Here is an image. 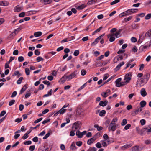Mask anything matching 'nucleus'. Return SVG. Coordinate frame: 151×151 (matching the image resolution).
Here are the masks:
<instances>
[{
  "label": "nucleus",
  "instance_id": "nucleus-1",
  "mask_svg": "<svg viewBox=\"0 0 151 151\" xmlns=\"http://www.w3.org/2000/svg\"><path fill=\"white\" fill-rule=\"evenodd\" d=\"M138 9H129L126 11L122 13L119 15L120 17H122L124 16H127L129 15H131L133 13H136V11H137Z\"/></svg>",
  "mask_w": 151,
  "mask_h": 151
},
{
  "label": "nucleus",
  "instance_id": "nucleus-46",
  "mask_svg": "<svg viewBox=\"0 0 151 151\" xmlns=\"http://www.w3.org/2000/svg\"><path fill=\"white\" fill-rule=\"evenodd\" d=\"M86 83H84L83 85L82 86H81L79 88L78 90V91H79L83 89L84 88L85 86H86Z\"/></svg>",
  "mask_w": 151,
  "mask_h": 151
},
{
  "label": "nucleus",
  "instance_id": "nucleus-27",
  "mask_svg": "<svg viewBox=\"0 0 151 151\" xmlns=\"http://www.w3.org/2000/svg\"><path fill=\"white\" fill-rule=\"evenodd\" d=\"M65 77L64 76H63L60 79L59 81L61 83H63L66 81Z\"/></svg>",
  "mask_w": 151,
  "mask_h": 151
},
{
  "label": "nucleus",
  "instance_id": "nucleus-31",
  "mask_svg": "<svg viewBox=\"0 0 151 151\" xmlns=\"http://www.w3.org/2000/svg\"><path fill=\"white\" fill-rule=\"evenodd\" d=\"M151 18V13L148 14L145 16V18L146 20H148Z\"/></svg>",
  "mask_w": 151,
  "mask_h": 151
},
{
  "label": "nucleus",
  "instance_id": "nucleus-20",
  "mask_svg": "<svg viewBox=\"0 0 151 151\" xmlns=\"http://www.w3.org/2000/svg\"><path fill=\"white\" fill-rule=\"evenodd\" d=\"M120 31H119L114 34H112V35L115 36L116 38H119L121 36V35L120 34Z\"/></svg>",
  "mask_w": 151,
  "mask_h": 151
},
{
  "label": "nucleus",
  "instance_id": "nucleus-11",
  "mask_svg": "<svg viewBox=\"0 0 151 151\" xmlns=\"http://www.w3.org/2000/svg\"><path fill=\"white\" fill-rule=\"evenodd\" d=\"M122 80L121 78H119L116 80L115 81L116 83V86L118 87H121L120 83Z\"/></svg>",
  "mask_w": 151,
  "mask_h": 151
},
{
  "label": "nucleus",
  "instance_id": "nucleus-57",
  "mask_svg": "<svg viewBox=\"0 0 151 151\" xmlns=\"http://www.w3.org/2000/svg\"><path fill=\"white\" fill-rule=\"evenodd\" d=\"M96 147L98 148H100L101 147V144L99 142H97L96 144Z\"/></svg>",
  "mask_w": 151,
  "mask_h": 151
},
{
  "label": "nucleus",
  "instance_id": "nucleus-10",
  "mask_svg": "<svg viewBox=\"0 0 151 151\" xmlns=\"http://www.w3.org/2000/svg\"><path fill=\"white\" fill-rule=\"evenodd\" d=\"M140 93L141 96L143 97H145L147 95V93L144 88H142L141 89L140 91Z\"/></svg>",
  "mask_w": 151,
  "mask_h": 151
},
{
  "label": "nucleus",
  "instance_id": "nucleus-62",
  "mask_svg": "<svg viewBox=\"0 0 151 151\" xmlns=\"http://www.w3.org/2000/svg\"><path fill=\"white\" fill-rule=\"evenodd\" d=\"M51 147H50L46 148L45 147H44V149L45 151H50L51 150Z\"/></svg>",
  "mask_w": 151,
  "mask_h": 151
},
{
  "label": "nucleus",
  "instance_id": "nucleus-33",
  "mask_svg": "<svg viewBox=\"0 0 151 151\" xmlns=\"http://www.w3.org/2000/svg\"><path fill=\"white\" fill-rule=\"evenodd\" d=\"M51 0H42V1L45 4H48L50 3L51 2Z\"/></svg>",
  "mask_w": 151,
  "mask_h": 151
},
{
  "label": "nucleus",
  "instance_id": "nucleus-34",
  "mask_svg": "<svg viewBox=\"0 0 151 151\" xmlns=\"http://www.w3.org/2000/svg\"><path fill=\"white\" fill-rule=\"evenodd\" d=\"M23 78L22 77H20L18 80L17 81V83L19 84L21 83L22 82V80L23 79Z\"/></svg>",
  "mask_w": 151,
  "mask_h": 151
},
{
  "label": "nucleus",
  "instance_id": "nucleus-23",
  "mask_svg": "<svg viewBox=\"0 0 151 151\" xmlns=\"http://www.w3.org/2000/svg\"><path fill=\"white\" fill-rule=\"evenodd\" d=\"M27 89V85H25L22 88L21 90L20 93V94H21L23 92L25 91L26 89Z\"/></svg>",
  "mask_w": 151,
  "mask_h": 151
},
{
  "label": "nucleus",
  "instance_id": "nucleus-19",
  "mask_svg": "<svg viewBox=\"0 0 151 151\" xmlns=\"http://www.w3.org/2000/svg\"><path fill=\"white\" fill-rule=\"evenodd\" d=\"M76 135L78 138H81L83 136L81 132L79 130L77 131L76 132Z\"/></svg>",
  "mask_w": 151,
  "mask_h": 151
},
{
  "label": "nucleus",
  "instance_id": "nucleus-44",
  "mask_svg": "<svg viewBox=\"0 0 151 151\" xmlns=\"http://www.w3.org/2000/svg\"><path fill=\"white\" fill-rule=\"evenodd\" d=\"M144 115L145 116L148 117L150 116V112L148 111H145L144 112Z\"/></svg>",
  "mask_w": 151,
  "mask_h": 151
},
{
  "label": "nucleus",
  "instance_id": "nucleus-16",
  "mask_svg": "<svg viewBox=\"0 0 151 151\" xmlns=\"http://www.w3.org/2000/svg\"><path fill=\"white\" fill-rule=\"evenodd\" d=\"M142 111V110L141 108V107H139L138 108H137V110H136L134 113H132V114L133 116H134L138 114L139 112H141Z\"/></svg>",
  "mask_w": 151,
  "mask_h": 151
},
{
  "label": "nucleus",
  "instance_id": "nucleus-28",
  "mask_svg": "<svg viewBox=\"0 0 151 151\" xmlns=\"http://www.w3.org/2000/svg\"><path fill=\"white\" fill-rule=\"evenodd\" d=\"M70 148L73 150H76V148L75 144H71L70 147Z\"/></svg>",
  "mask_w": 151,
  "mask_h": 151
},
{
  "label": "nucleus",
  "instance_id": "nucleus-38",
  "mask_svg": "<svg viewBox=\"0 0 151 151\" xmlns=\"http://www.w3.org/2000/svg\"><path fill=\"white\" fill-rule=\"evenodd\" d=\"M25 72L27 75H29L30 74V70L29 68H25Z\"/></svg>",
  "mask_w": 151,
  "mask_h": 151
},
{
  "label": "nucleus",
  "instance_id": "nucleus-9",
  "mask_svg": "<svg viewBox=\"0 0 151 151\" xmlns=\"http://www.w3.org/2000/svg\"><path fill=\"white\" fill-rule=\"evenodd\" d=\"M124 64V61H122L115 68L114 70L116 71L118 70L120 67L123 65Z\"/></svg>",
  "mask_w": 151,
  "mask_h": 151
},
{
  "label": "nucleus",
  "instance_id": "nucleus-32",
  "mask_svg": "<svg viewBox=\"0 0 151 151\" xmlns=\"http://www.w3.org/2000/svg\"><path fill=\"white\" fill-rule=\"evenodd\" d=\"M85 7V5L83 4H82L81 5L78 6L77 8V9L78 10H81L83 9Z\"/></svg>",
  "mask_w": 151,
  "mask_h": 151
},
{
  "label": "nucleus",
  "instance_id": "nucleus-4",
  "mask_svg": "<svg viewBox=\"0 0 151 151\" xmlns=\"http://www.w3.org/2000/svg\"><path fill=\"white\" fill-rule=\"evenodd\" d=\"M77 72V71H75L73 73H72L70 75L66 76H65V78L66 80L67 81H69L74 78L76 76V73Z\"/></svg>",
  "mask_w": 151,
  "mask_h": 151
},
{
  "label": "nucleus",
  "instance_id": "nucleus-26",
  "mask_svg": "<svg viewBox=\"0 0 151 151\" xmlns=\"http://www.w3.org/2000/svg\"><path fill=\"white\" fill-rule=\"evenodd\" d=\"M66 109H63L62 108L59 111V112H60V114H62L65 113L66 111Z\"/></svg>",
  "mask_w": 151,
  "mask_h": 151
},
{
  "label": "nucleus",
  "instance_id": "nucleus-49",
  "mask_svg": "<svg viewBox=\"0 0 151 151\" xmlns=\"http://www.w3.org/2000/svg\"><path fill=\"white\" fill-rule=\"evenodd\" d=\"M86 73L87 72L86 70L84 69H83L81 70V75L84 76L86 74Z\"/></svg>",
  "mask_w": 151,
  "mask_h": 151
},
{
  "label": "nucleus",
  "instance_id": "nucleus-7",
  "mask_svg": "<svg viewBox=\"0 0 151 151\" xmlns=\"http://www.w3.org/2000/svg\"><path fill=\"white\" fill-rule=\"evenodd\" d=\"M116 129V127L115 124H113L112 123H110L108 127L109 131H115Z\"/></svg>",
  "mask_w": 151,
  "mask_h": 151
},
{
  "label": "nucleus",
  "instance_id": "nucleus-41",
  "mask_svg": "<svg viewBox=\"0 0 151 151\" xmlns=\"http://www.w3.org/2000/svg\"><path fill=\"white\" fill-rule=\"evenodd\" d=\"M14 75L15 76H17L18 77H19L21 76V74L19 73V72L18 71H16L14 73Z\"/></svg>",
  "mask_w": 151,
  "mask_h": 151
},
{
  "label": "nucleus",
  "instance_id": "nucleus-2",
  "mask_svg": "<svg viewBox=\"0 0 151 151\" xmlns=\"http://www.w3.org/2000/svg\"><path fill=\"white\" fill-rule=\"evenodd\" d=\"M150 76V75L148 73L144 75L142 78L141 79L140 84L143 85L146 84Z\"/></svg>",
  "mask_w": 151,
  "mask_h": 151
},
{
  "label": "nucleus",
  "instance_id": "nucleus-25",
  "mask_svg": "<svg viewBox=\"0 0 151 151\" xmlns=\"http://www.w3.org/2000/svg\"><path fill=\"white\" fill-rule=\"evenodd\" d=\"M94 127L97 128L98 131H100L103 129L102 127L99 126L97 124H95L94 126Z\"/></svg>",
  "mask_w": 151,
  "mask_h": 151
},
{
  "label": "nucleus",
  "instance_id": "nucleus-12",
  "mask_svg": "<svg viewBox=\"0 0 151 151\" xmlns=\"http://www.w3.org/2000/svg\"><path fill=\"white\" fill-rule=\"evenodd\" d=\"M108 103V101L106 100L105 101H101L99 104V105L103 107L106 106Z\"/></svg>",
  "mask_w": 151,
  "mask_h": 151
},
{
  "label": "nucleus",
  "instance_id": "nucleus-61",
  "mask_svg": "<svg viewBox=\"0 0 151 151\" xmlns=\"http://www.w3.org/2000/svg\"><path fill=\"white\" fill-rule=\"evenodd\" d=\"M50 135V132H48L47 133L45 136L43 137V139H45L47 138Z\"/></svg>",
  "mask_w": 151,
  "mask_h": 151
},
{
  "label": "nucleus",
  "instance_id": "nucleus-36",
  "mask_svg": "<svg viewBox=\"0 0 151 151\" xmlns=\"http://www.w3.org/2000/svg\"><path fill=\"white\" fill-rule=\"evenodd\" d=\"M105 111L104 110H102L100 112L99 115L101 116H104V114H105Z\"/></svg>",
  "mask_w": 151,
  "mask_h": 151
},
{
  "label": "nucleus",
  "instance_id": "nucleus-35",
  "mask_svg": "<svg viewBox=\"0 0 151 151\" xmlns=\"http://www.w3.org/2000/svg\"><path fill=\"white\" fill-rule=\"evenodd\" d=\"M127 123V119H124L123 120L121 124L122 126H124Z\"/></svg>",
  "mask_w": 151,
  "mask_h": 151
},
{
  "label": "nucleus",
  "instance_id": "nucleus-22",
  "mask_svg": "<svg viewBox=\"0 0 151 151\" xmlns=\"http://www.w3.org/2000/svg\"><path fill=\"white\" fill-rule=\"evenodd\" d=\"M42 35V33L40 31L35 32L34 33V36L36 37L40 36Z\"/></svg>",
  "mask_w": 151,
  "mask_h": 151
},
{
  "label": "nucleus",
  "instance_id": "nucleus-39",
  "mask_svg": "<svg viewBox=\"0 0 151 151\" xmlns=\"http://www.w3.org/2000/svg\"><path fill=\"white\" fill-rule=\"evenodd\" d=\"M132 16H130L128 18H126L124 19V21L125 22L129 21L132 19Z\"/></svg>",
  "mask_w": 151,
  "mask_h": 151
},
{
  "label": "nucleus",
  "instance_id": "nucleus-50",
  "mask_svg": "<svg viewBox=\"0 0 151 151\" xmlns=\"http://www.w3.org/2000/svg\"><path fill=\"white\" fill-rule=\"evenodd\" d=\"M24 60V58L23 56H19L18 58V60L19 62H21Z\"/></svg>",
  "mask_w": 151,
  "mask_h": 151
},
{
  "label": "nucleus",
  "instance_id": "nucleus-13",
  "mask_svg": "<svg viewBox=\"0 0 151 151\" xmlns=\"http://www.w3.org/2000/svg\"><path fill=\"white\" fill-rule=\"evenodd\" d=\"M19 28H18L14 30V31L10 35V37H14L18 33L19 31Z\"/></svg>",
  "mask_w": 151,
  "mask_h": 151
},
{
  "label": "nucleus",
  "instance_id": "nucleus-56",
  "mask_svg": "<svg viewBox=\"0 0 151 151\" xmlns=\"http://www.w3.org/2000/svg\"><path fill=\"white\" fill-rule=\"evenodd\" d=\"M109 75L108 74H105L103 76V80H106L109 77Z\"/></svg>",
  "mask_w": 151,
  "mask_h": 151
},
{
  "label": "nucleus",
  "instance_id": "nucleus-58",
  "mask_svg": "<svg viewBox=\"0 0 151 151\" xmlns=\"http://www.w3.org/2000/svg\"><path fill=\"white\" fill-rule=\"evenodd\" d=\"M43 119V118H40L39 119H38L36 120L34 122V123H38L39 122H40V121H41V120H42Z\"/></svg>",
  "mask_w": 151,
  "mask_h": 151
},
{
  "label": "nucleus",
  "instance_id": "nucleus-30",
  "mask_svg": "<svg viewBox=\"0 0 151 151\" xmlns=\"http://www.w3.org/2000/svg\"><path fill=\"white\" fill-rule=\"evenodd\" d=\"M70 40L69 39V38H67L61 41L60 42L61 43H63L70 41Z\"/></svg>",
  "mask_w": 151,
  "mask_h": 151
},
{
  "label": "nucleus",
  "instance_id": "nucleus-6",
  "mask_svg": "<svg viewBox=\"0 0 151 151\" xmlns=\"http://www.w3.org/2000/svg\"><path fill=\"white\" fill-rule=\"evenodd\" d=\"M132 76V73H129L126 74L125 76L124 80L127 83H129L131 79V77Z\"/></svg>",
  "mask_w": 151,
  "mask_h": 151
},
{
  "label": "nucleus",
  "instance_id": "nucleus-18",
  "mask_svg": "<svg viewBox=\"0 0 151 151\" xmlns=\"http://www.w3.org/2000/svg\"><path fill=\"white\" fill-rule=\"evenodd\" d=\"M9 4V3L6 1H2L0 2V6H7Z\"/></svg>",
  "mask_w": 151,
  "mask_h": 151
},
{
  "label": "nucleus",
  "instance_id": "nucleus-42",
  "mask_svg": "<svg viewBox=\"0 0 151 151\" xmlns=\"http://www.w3.org/2000/svg\"><path fill=\"white\" fill-rule=\"evenodd\" d=\"M131 40L132 42L135 43L137 41V39L135 37H132L131 39Z\"/></svg>",
  "mask_w": 151,
  "mask_h": 151
},
{
  "label": "nucleus",
  "instance_id": "nucleus-17",
  "mask_svg": "<svg viewBox=\"0 0 151 151\" xmlns=\"http://www.w3.org/2000/svg\"><path fill=\"white\" fill-rule=\"evenodd\" d=\"M131 151H140L139 147L137 146H135L131 148Z\"/></svg>",
  "mask_w": 151,
  "mask_h": 151
},
{
  "label": "nucleus",
  "instance_id": "nucleus-21",
  "mask_svg": "<svg viewBox=\"0 0 151 151\" xmlns=\"http://www.w3.org/2000/svg\"><path fill=\"white\" fill-rule=\"evenodd\" d=\"M109 36H110V37L109 38V41L110 42H112L115 40V38L114 37V36L112 35H112H108V37H109Z\"/></svg>",
  "mask_w": 151,
  "mask_h": 151
},
{
  "label": "nucleus",
  "instance_id": "nucleus-60",
  "mask_svg": "<svg viewBox=\"0 0 151 151\" xmlns=\"http://www.w3.org/2000/svg\"><path fill=\"white\" fill-rule=\"evenodd\" d=\"M6 113V111L4 110L2 111L0 114V116L2 117Z\"/></svg>",
  "mask_w": 151,
  "mask_h": 151
},
{
  "label": "nucleus",
  "instance_id": "nucleus-48",
  "mask_svg": "<svg viewBox=\"0 0 151 151\" xmlns=\"http://www.w3.org/2000/svg\"><path fill=\"white\" fill-rule=\"evenodd\" d=\"M145 36L149 37H151V31H148L145 34Z\"/></svg>",
  "mask_w": 151,
  "mask_h": 151
},
{
  "label": "nucleus",
  "instance_id": "nucleus-15",
  "mask_svg": "<svg viewBox=\"0 0 151 151\" xmlns=\"http://www.w3.org/2000/svg\"><path fill=\"white\" fill-rule=\"evenodd\" d=\"M143 131H145L146 132L149 133L151 132V127H145L143 129Z\"/></svg>",
  "mask_w": 151,
  "mask_h": 151
},
{
  "label": "nucleus",
  "instance_id": "nucleus-14",
  "mask_svg": "<svg viewBox=\"0 0 151 151\" xmlns=\"http://www.w3.org/2000/svg\"><path fill=\"white\" fill-rule=\"evenodd\" d=\"M132 146V145L131 144H127L124 146H122L121 147V149L123 150H125L129 148Z\"/></svg>",
  "mask_w": 151,
  "mask_h": 151
},
{
  "label": "nucleus",
  "instance_id": "nucleus-63",
  "mask_svg": "<svg viewBox=\"0 0 151 151\" xmlns=\"http://www.w3.org/2000/svg\"><path fill=\"white\" fill-rule=\"evenodd\" d=\"M103 138L104 139L106 140L108 139L109 138L108 136L106 134H105L103 136Z\"/></svg>",
  "mask_w": 151,
  "mask_h": 151
},
{
  "label": "nucleus",
  "instance_id": "nucleus-64",
  "mask_svg": "<svg viewBox=\"0 0 151 151\" xmlns=\"http://www.w3.org/2000/svg\"><path fill=\"white\" fill-rule=\"evenodd\" d=\"M35 145H31L29 147V150L31 151H33L35 148Z\"/></svg>",
  "mask_w": 151,
  "mask_h": 151
},
{
  "label": "nucleus",
  "instance_id": "nucleus-52",
  "mask_svg": "<svg viewBox=\"0 0 151 151\" xmlns=\"http://www.w3.org/2000/svg\"><path fill=\"white\" fill-rule=\"evenodd\" d=\"M79 53V50H75L73 53V55L76 56H78Z\"/></svg>",
  "mask_w": 151,
  "mask_h": 151
},
{
  "label": "nucleus",
  "instance_id": "nucleus-45",
  "mask_svg": "<svg viewBox=\"0 0 151 151\" xmlns=\"http://www.w3.org/2000/svg\"><path fill=\"white\" fill-rule=\"evenodd\" d=\"M36 60L38 62H39L41 61L44 60V59L43 58L40 57H38L37 58Z\"/></svg>",
  "mask_w": 151,
  "mask_h": 151
},
{
  "label": "nucleus",
  "instance_id": "nucleus-24",
  "mask_svg": "<svg viewBox=\"0 0 151 151\" xmlns=\"http://www.w3.org/2000/svg\"><path fill=\"white\" fill-rule=\"evenodd\" d=\"M141 106V108L144 107L146 105V101H142L140 103Z\"/></svg>",
  "mask_w": 151,
  "mask_h": 151
},
{
  "label": "nucleus",
  "instance_id": "nucleus-59",
  "mask_svg": "<svg viewBox=\"0 0 151 151\" xmlns=\"http://www.w3.org/2000/svg\"><path fill=\"white\" fill-rule=\"evenodd\" d=\"M31 143L32 142L30 140L24 142V144H25L26 145H29L31 144Z\"/></svg>",
  "mask_w": 151,
  "mask_h": 151
},
{
  "label": "nucleus",
  "instance_id": "nucleus-40",
  "mask_svg": "<svg viewBox=\"0 0 151 151\" xmlns=\"http://www.w3.org/2000/svg\"><path fill=\"white\" fill-rule=\"evenodd\" d=\"M96 0H91L90 1H88L87 4L88 5H91L96 2Z\"/></svg>",
  "mask_w": 151,
  "mask_h": 151
},
{
  "label": "nucleus",
  "instance_id": "nucleus-29",
  "mask_svg": "<svg viewBox=\"0 0 151 151\" xmlns=\"http://www.w3.org/2000/svg\"><path fill=\"white\" fill-rule=\"evenodd\" d=\"M117 118H115L112 119L110 123H112L113 124H115V125H116V124L117 122Z\"/></svg>",
  "mask_w": 151,
  "mask_h": 151
},
{
  "label": "nucleus",
  "instance_id": "nucleus-53",
  "mask_svg": "<svg viewBox=\"0 0 151 151\" xmlns=\"http://www.w3.org/2000/svg\"><path fill=\"white\" fill-rule=\"evenodd\" d=\"M131 126V124H127V125H126L124 127V129L125 130H127L129 129V127Z\"/></svg>",
  "mask_w": 151,
  "mask_h": 151
},
{
  "label": "nucleus",
  "instance_id": "nucleus-8",
  "mask_svg": "<svg viewBox=\"0 0 151 151\" xmlns=\"http://www.w3.org/2000/svg\"><path fill=\"white\" fill-rule=\"evenodd\" d=\"M23 9V6H19V5H18L14 7V11L15 12H19L22 10Z\"/></svg>",
  "mask_w": 151,
  "mask_h": 151
},
{
  "label": "nucleus",
  "instance_id": "nucleus-55",
  "mask_svg": "<svg viewBox=\"0 0 151 151\" xmlns=\"http://www.w3.org/2000/svg\"><path fill=\"white\" fill-rule=\"evenodd\" d=\"M15 102V101L14 100L12 99V100H11L9 102V105L10 106H12V105H13L14 104V103Z\"/></svg>",
  "mask_w": 151,
  "mask_h": 151
},
{
  "label": "nucleus",
  "instance_id": "nucleus-5",
  "mask_svg": "<svg viewBox=\"0 0 151 151\" xmlns=\"http://www.w3.org/2000/svg\"><path fill=\"white\" fill-rule=\"evenodd\" d=\"M98 134L95 135L93 137L89 139L87 141V143L88 145H90L93 143L96 140L97 138V135Z\"/></svg>",
  "mask_w": 151,
  "mask_h": 151
},
{
  "label": "nucleus",
  "instance_id": "nucleus-54",
  "mask_svg": "<svg viewBox=\"0 0 151 151\" xmlns=\"http://www.w3.org/2000/svg\"><path fill=\"white\" fill-rule=\"evenodd\" d=\"M40 54V52L38 49L35 50V54L36 55H39Z\"/></svg>",
  "mask_w": 151,
  "mask_h": 151
},
{
  "label": "nucleus",
  "instance_id": "nucleus-3",
  "mask_svg": "<svg viewBox=\"0 0 151 151\" xmlns=\"http://www.w3.org/2000/svg\"><path fill=\"white\" fill-rule=\"evenodd\" d=\"M81 125L82 124L81 122L77 121L73 124L71 127L72 129H73L76 131L77 129L79 130L81 127Z\"/></svg>",
  "mask_w": 151,
  "mask_h": 151
},
{
  "label": "nucleus",
  "instance_id": "nucleus-43",
  "mask_svg": "<svg viewBox=\"0 0 151 151\" xmlns=\"http://www.w3.org/2000/svg\"><path fill=\"white\" fill-rule=\"evenodd\" d=\"M120 1V0H115L111 3L110 4L111 5H113L115 4Z\"/></svg>",
  "mask_w": 151,
  "mask_h": 151
},
{
  "label": "nucleus",
  "instance_id": "nucleus-37",
  "mask_svg": "<svg viewBox=\"0 0 151 151\" xmlns=\"http://www.w3.org/2000/svg\"><path fill=\"white\" fill-rule=\"evenodd\" d=\"M72 130L70 132V136H73L75 134L74 132H75L76 131V130H75L73 129H72Z\"/></svg>",
  "mask_w": 151,
  "mask_h": 151
},
{
  "label": "nucleus",
  "instance_id": "nucleus-51",
  "mask_svg": "<svg viewBox=\"0 0 151 151\" xmlns=\"http://www.w3.org/2000/svg\"><path fill=\"white\" fill-rule=\"evenodd\" d=\"M101 95L104 98H106L108 96L106 92H103Z\"/></svg>",
  "mask_w": 151,
  "mask_h": 151
},
{
  "label": "nucleus",
  "instance_id": "nucleus-47",
  "mask_svg": "<svg viewBox=\"0 0 151 151\" xmlns=\"http://www.w3.org/2000/svg\"><path fill=\"white\" fill-rule=\"evenodd\" d=\"M96 149L95 147H90L87 151H96Z\"/></svg>",
  "mask_w": 151,
  "mask_h": 151
}]
</instances>
